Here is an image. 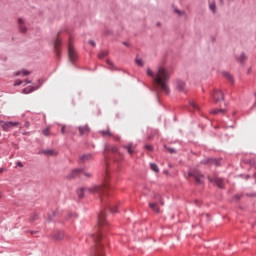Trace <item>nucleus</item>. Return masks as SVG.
I'll return each mask as SVG.
<instances>
[{
	"mask_svg": "<svg viewBox=\"0 0 256 256\" xmlns=\"http://www.w3.org/2000/svg\"><path fill=\"white\" fill-rule=\"evenodd\" d=\"M146 73L148 77H152L153 83L158 87V89H161L164 93H169V86H167V82L169 81L171 74L165 66H158L155 72L151 70V68H147Z\"/></svg>",
	"mask_w": 256,
	"mask_h": 256,
	"instance_id": "1",
	"label": "nucleus"
},
{
	"mask_svg": "<svg viewBox=\"0 0 256 256\" xmlns=\"http://www.w3.org/2000/svg\"><path fill=\"white\" fill-rule=\"evenodd\" d=\"M105 212H101L98 217V227L94 229L92 234V239L96 246L91 254V256H103V236L101 235V227L105 225Z\"/></svg>",
	"mask_w": 256,
	"mask_h": 256,
	"instance_id": "2",
	"label": "nucleus"
},
{
	"mask_svg": "<svg viewBox=\"0 0 256 256\" xmlns=\"http://www.w3.org/2000/svg\"><path fill=\"white\" fill-rule=\"evenodd\" d=\"M108 186L107 183H104L103 185L100 186H92L88 188H80L77 190V195L79 199H83V197H87V195H103L105 191H107Z\"/></svg>",
	"mask_w": 256,
	"mask_h": 256,
	"instance_id": "3",
	"label": "nucleus"
},
{
	"mask_svg": "<svg viewBox=\"0 0 256 256\" xmlns=\"http://www.w3.org/2000/svg\"><path fill=\"white\" fill-rule=\"evenodd\" d=\"M189 177H193L198 185H201V183H203V181L205 180V176H203L202 173L198 170L190 171Z\"/></svg>",
	"mask_w": 256,
	"mask_h": 256,
	"instance_id": "4",
	"label": "nucleus"
},
{
	"mask_svg": "<svg viewBox=\"0 0 256 256\" xmlns=\"http://www.w3.org/2000/svg\"><path fill=\"white\" fill-rule=\"evenodd\" d=\"M68 57L71 63H75V61H77V52L75 51V48H73V44L71 43V40H69V43H68Z\"/></svg>",
	"mask_w": 256,
	"mask_h": 256,
	"instance_id": "5",
	"label": "nucleus"
},
{
	"mask_svg": "<svg viewBox=\"0 0 256 256\" xmlns=\"http://www.w3.org/2000/svg\"><path fill=\"white\" fill-rule=\"evenodd\" d=\"M208 180L210 181V183H215L217 187H219V189H223V179L219 178L217 175L208 176Z\"/></svg>",
	"mask_w": 256,
	"mask_h": 256,
	"instance_id": "6",
	"label": "nucleus"
},
{
	"mask_svg": "<svg viewBox=\"0 0 256 256\" xmlns=\"http://www.w3.org/2000/svg\"><path fill=\"white\" fill-rule=\"evenodd\" d=\"M0 125L4 129V131H7V130L13 128V127H19V123L18 122H4V121H0Z\"/></svg>",
	"mask_w": 256,
	"mask_h": 256,
	"instance_id": "7",
	"label": "nucleus"
},
{
	"mask_svg": "<svg viewBox=\"0 0 256 256\" xmlns=\"http://www.w3.org/2000/svg\"><path fill=\"white\" fill-rule=\"evenodd\" d=\"M123 149L129 153V155H133L135 153V149H137V146L133 143L124 144Z\"/></svg>",
	"mask_w": 256,
	"mask_h": 256,
	"instance_id": "8",
	"label": "nucleus"
},
{
	"mask_svg": "<svg viewBox=\"0 0 256 256\" xmlns=\"http://www.w3.org/2000/svg\"><path fill=\"white\" fill-rule=\"evenodd\" d=\"M212 99L214 102L219 103V101H223V92L216 90L212 93Z\"/></svg>",
	"mask_w": 256,
	"mask_h": 256,
	"instance_id": "9",
	"label": "nucleus"
},
{
	"mask_svg": "<svg viewBox=\"0 0 256 256\" xmlns=\"http://www.w3.org/2000/svg\"><path fill=\"white\" fill-rule=\"evenodd\" d=\"M54 51L57 55V57H60L61 55V39L56 38L55 42H54Z\"/></svg>",
	"mask_w": 256,
	"mask_h": 256,
	"instance_id": "10",
	"label": "nucleus"
},
{
	"mask_svg": "<svg viewBox=\"0 0 256 256\" xmlns=\"http://www.w3.org/2000/svg\"><path fill=\"white\" fill-rule=\"evenodd\" d=\"M18 29L20 33H27V26H25V20L18 18Z\"/></svg>",
	"mask_w": 256,
	"mask_h": 256,
	"instance_id": "11",
	"label": "nucleus"
},
{
	"mask_svg": "<svg viewBox=\"0 0 256 256\" xmlns=\"http://www.w3.org/2000/svg\"><path fill=\"white\" fill-rule=\"evenodd\" d=\"M100 134L102 135V137H114L116 141H119L121 139V137L113 135L110 130H102L100 131Z\"/></svg>",
	"mask_w": 256,
	"mask_h": 256,
	"instance_id": "12",
	"label": "nucleus"
},
{
	"mask_svg": "<svg viewBox=\"0 0 256 256\" xmlns=\"http://www.w3.org/2000/svg\"><path fill=\"white\" fill-rule=\"evenodd\" d=\"M81 173H83V175H85V177H91V173L84 172L81 169L73 170L72 171V177H77V175H81Z\"/></svg>",
	"mask_w": 256,
	"mask_h": 256,
	"instance_id": "13",
	"label": "nucleus"
},
{
	"mask_svg": "<svg viewBox=\"0 0 256 256\" xmlns=\"http://www.w3.org/2000/svg\"><path fill=\"white\" fill-rule=\"evenodd\" d=\"M93 159V155L91 154H84L80 156V163H87V161H91Z\"/></svg>",
	"mask_w": 256,
	"mask_h": 256,
	"instance_id": "14",
	"label": "nucleus"
},
{
	"mask_svg": "<svg viewBox=\"0 0 256 256\" xmlns=\"http://www.w3.org/2000/svg\"><path fill=\"white\" fill-rule=\"evenodd\" d=\"M78 130H79L80 135H87V133H89V131H90L89 126H87V125L80 126L78 128Z\"/></svg>",
	"mask_w": 256,
	"mask_h": 256,
	"instance_id": "15",
	"label": "nucleus"
},
{
	"mask_svg": "<svg viewBox=\"0 0 256 256\" xmlns=\"http://www.w3.org/2000/svg\"><path fill=\"white\" fill-rule=\"evenodd\" d=\"M55 241H63V237H65V234L63 232H56L53 235Z\"/></svg>",
	"mask_w": 256,
	"mask_h": 256,
	"instance_id": "16",
	"label": "nucleus"
},
{
	"mask_svg": "<svg viewBox=\"0 0 256 256\" xmlns=\"http://www.w3.org/2000/svg\"><path fill=\"white\" fill-rule=\"evenodd\" d=\"M176 87L178 91H185V82L178 80L176 82Z\"/></svg>",
	"mask_w": 256,
	"mask_h": 256,
	"instance_id": "17",
	"label": "nucleus"
},
{
	"mask_svg": "<svg viewBox=\"0 0 256 256\" xmlns=\"http://www.w3.org/2000/svg\"><path fill=\"white\" fill-rule=\"evenodd\" d=\"M19 75H22L23 77H27V75H31V72H29V70H21L15 73L16 77H19Z\"/></svg>",
	"mask_w": 256,
	"mask_h": 256,
	"instance_id": "18",
	"label": "nucleus"
},
{
	"mask_svg": "<svg viewBox=\"0 0 256 256\" xmlns=\"http://www.w3.org/2000/svg\"><path fill=\"white\" fill-rule=\"evenodd\" d=\"M226 112H227L226 109H214V110L211 111V113L213 115H219V114L225 115Z\"/></svg>",
	"mask_w": 256,
	"mask_h": 256,
	"instance_id": "19",
	"label": "nucleus"
},
{
	"mask_svg": "<svg viewBox=\"0 0 256 256\" xmlns=\"http://www.w3.org/2000/svg\"><path fill=\"white\" fill-rule=\"evenodd\" d=\"M106 151H111L112 153H119V149L113 145H107Z\"/></svg>",
	"mask_w": 256,
	"mask_h": 256,
	"instance_id": "20",
	"label": "nucleus"
},
{
	"mask_svg": "<svg viewBox=\"0 0 256 256\" xmlns=\"http://www.w3.org/2000/svg\"><path fill=\"white\" fill-rule=\"evenodd\" d=\"M44 155H48V156H51V155H54V157H57V155H58V152H57V150H45L44 152Z\"/></svg>",
	"mask_w": 256,
	"mask_h": 256,
	"instance_id": "21",
	"label": "nucleus"
},
{
	"mask_svg": "<svg viewBox=\"0 0 256 256\" xmlns=\"http://www.w3.org/2000/svg\"><path fill=\"white\" fill-rule=\"evenodd\" d=\"M149 207L154 211V213H159V206H157V203H150Z\"/></svg>",
	"mask_w": 256,
	"mask_h": 256,
	"instance_id": "22",
	"label": "nucleus"
},
{
	"mask_svg": "<svg viewBox=\"0 0 256 256\" xmlns=\"http://www.w3.org/2000/svg\"><path fill=\"white\" fill-rule=\"evenodd\" d=\"M209 9L210 11H212V13H217V5L215 4V2L209 3Z\"/></svg>",
	"mask_w": 256,
	"mask_h": 256,
	"instance_id": "23",
	"label": "nucleus"
},
{
	"mask_svg": "<svg viewBox=\"0 0 256 256\" xmlns=\"http://www.w3.org/2000/svg\"><path fill=\"white\" fill-rule=\"evenodd\" d=\"M109 55V51L103 50L98 54L99 59H104V57H107Z\"/></svg>",
	"mask_w": 256,
	"mask_h": 256,
	"instance_id": "24",
	"label": "nucleus"
},
{
	"mask_svg": "<svg viewBox=\"0 0 256 256\" xmlns=\"http://www.w3.org/2000/svg\"><path fill=\"white\" fill-rule=\"evenodd\" d=\"M150 169H152L154 173H159V166H157L155 163L150 164Z\"/></svg>",
	"mask_w": 256,
	"mask_h": 256,
	"instance_id": "25",
	"label": "nucleus"
},
{
	"mask_svg": "<svg viewBox=\"0 0 256 256\" xmlns=\"http://www.w3.org/2000/svg\"><path fill=\"white\" fill-rule=\"evenodd\" d=\"M135 62H136V65H138V67H143L144 65L143 59L141 58H136Z\"/></svg>",
	"mask_w": 256,
	"mask_h": 256,
	"instance_id": "26",
	"label": "nucleus"
},
{
	"mask_svg": "<svg viewBox=\"0 0 256 256\" xmlns=\"http://www.w3.org/2000/svg\"><path fill=\"white\" fill-rule=\"evenodd\" d=\"M190 105L192 106V109H196L197 111H199V104H197V102L192 101L190 102Z\"/></svg>",
	"mask_w": 256,
	"mask_h": 256,
	"instance_id": "27",
	"label": "nucleus"
},
{
	"mask_svg": "<svg viewBox=\"0 0 256 256\" xmlns=\"http://www.w3.org/2000/svg\"><path fill=\"white\" fill-rule=\"evenodd\" d=\"M224 77H226V79H228V81H231V83H233V76H231V74L225 72Z\"/></svg>",
	"mask_w": 256,
	"mask_h": 256,
	"instance_id": "28",
	"label": "nucleus"
},
{
	"mask_svg": "<svg viewBox=\"0 0 256 256\" xmlns=\"http://www.w3.org/2000/svg\"><path fill=\"white\" fill-rule=\"evenodd\" d=\"M31 91H33V88H24V89L22 90V92H23L25 95H27L28 93H31Z\"/></svg>",
	"mask_w": 256,
	"mask_h": 256,
	"instance_id": "29",
	"label": "nucleus"
},
{
	"mask_svg": "<svg viewBox=\"0 0 256 256\" xmlns=\"http://www.w3.org/2000/svg\"><path fill=\"white\" fill-rule=\"evenodd\" d=\"M42 134L45 135V137H48V135H49V128H46V129L42 130Z\"/></svg>",
	"mask_w": 256,
	"mask_h": 256,
	"instance_id": "30",
	"label": "nucleus"
},
{
	"mask_svg": "<svg viewBox=\"0 0 256 256\" xmlns=\"http://www.w3.org/2000/svg\"><path fill=\"white\" fill-rule=\"evenodd\" d=\"M19 85H23V81H21V80H16V81L14 82V86L17 87V86H19Z\"/></svg>",
	"mask_w": 256,
	"mask_h": 256,
	"instance_id": "31",
	"label": "nucleus"
},
{
	"mask_svg": "<svg viewBox=\"0 0 256 256\" xmlns=\"http://www.w3.org/2000/svg\"><path fill=\"white\" fill-rule=\"evenodd\" d=\"M109 207V209H110V211L112 212V213H117V209L116 208H113V207H111V206H108Z\"/></svg>",
	"mask_w": 256,
	"mask_h": 256,
	"instance_id": "32",
	"label": "nucleus"
},
{
	"mask_svg": "<svg viewBox=\"0 0 256 256\" xmlns=\"http://www.w3.org/2000/svg\"><path fill=\"white\" fill-rule=\"evenodd\" d=\"M65 129H66L65 125H62V128H61L62 135H65Z\"/></svg>",
	"mask_w": 256,
	"mask_h": 256,
	"instance_id": "33",
	"label": "nucleus"
},
{
	"mask_svg": "<svg viewBox=\"0 0 256 256\" xmlns=\"http://www.w3.org/2000/svg\"><path fill=\"white\" fill-rule=\"evenodd\" d=\"M167 149V151H169V153H175V149H173V148H166Z\"/></svg>",
	"mask_w": 256,
	"mask_h": 256,
	"instance_id": "34",
	"label": "nucleus"
},
{
	"mask_svg": "<svg viewBox=\"0 0 256 256\" xmlns=\"http://www.w3.org/2000/svg\"><path fill=\"white\" fill-rule=\"evenodd\" d=\"M35 219H37V215H34V216L30 217V221H32V222L35 221Z\"/></svg>",
	"mask_w": 256,
	"mask_h": 256,
	"instance_id": "35",
	"label": "nucleus"
},
{
	"mask_svg": "<svg viewBox=\"0 0 256 256\" xmlns=\"http://www.w3.org/2000/svg\"><path fill=\"white\" fill-rule=\"evenodd\" d=\"M89 43H90V45H92V47H95V41L89 40Z\"/></svg>",
	"mask_w": 256,
	"mask_h": 256,
	"instance_id": "36",
	"label": "nucleus"
},
{
	"mask_svg": "<svg viewBox=\"0 0 256 256\" xmlns=\"http://www.w3.org/2000/svg\"><path fill=\"white\" fill-rule=\"evenodd\" d=\"M239 59L240 61H243L245 59V54H241Z\"/></svg>",
	"mask_w": 256,
	"mask_h": 256,
	"instance_id": "37",
	"label": "nucleus"
},
{
	"mask_svg": "<svg viewBox=\"0 0 256 256\" xmlns=\"http://www.w3.org/2000/svg\"><path fill=\"white\" fill-rule=\"evenodd\" d=\"M146 149H148V151H153V147L146 145Z\"/></svg>",
	"mask_w": 256,
	"mask_h": 256,
	"instance_id": "38",
	"label": "nucleus"
},
{
	"mask_svg": "<svg viewBox=\"0 0 256 256\" xmlns=\"http://www.w3.org/2000/svg\"><path fill=\"white\" fill-rule=\"evenodd\" d=\"M17 167H23V163H21V162H17Z\"/></svg>",
	"mask_w": 256,
	"mask_h": 256,
	"instance_id": "39",
	"label": "nucleus"
},
{
	"mask_svg": "<svg viewBox=\"0 0 256 256\" xmlns=\"http://www.w3.org/2000/svg\"><path fill=\"white\" fill-rule=\"evenodd\" d=\"M212 163H213L214 165H219V162H218L217 160H213Z\"/></svg>",
	"mask_w": 256,
	"mask_h": 256,
	"instance_id": "40",
	"label": "nucleus"
},
{
	"mask_svg": "<svg viewBox=\"0 0 256 256\" xmlns=\"http://www.w3.org/2000/svg\"><path fill=\"white\" fill-rule=\"evenodd\" d=\"M105 35H111V31H106Z\"/></svg>",
	"mask_w": 256,
	"mask_h": 256,
	"instance_id": "41",
	"label": "nucleus"
},
{
	"mask_svg": "<svg viewBox=\"0 0 256 256\" xmlns=\"http://www.w3.org/2000/svg\"><path fill=\"white\" fill-rule=\"evenodd\" d=\"M26 83H27V84L31 83V80H26Z\"/></svg>",
	"mask_w": 256,
	"mask_h": 256,
	"instance_id": "42",
	"label": "nucleus"
},
{
	"mask_svg": "<svg viewBox=\"0 0 256 256\" xmlns=\"http://www.w3.org/2000/svg\"><path fill=\"white\" fill-rule=\"evenodd\" d=\"M108 65H112V63L110 61H107Z\"/></svg>",
	"mask_w": 256,
	"mask_h": 256,
	"instance_id": "43",
	"label": "nucleus"
},
{
	"mask_svg": "<svg viewBox=\"0 0 256 256\" xmlns=\"http://www.w3.org/2000/svg\"><path fill=\"white\" fill-rule=\"evenodd\" d=\"M26 127H29V123L28 122H26Z\"/></svg>",
	"mask_w": 256,
	"mask_h": 256,
	"instance_id": "44",
	"label": "nucleus"
},
{
	"mask_svg": "<svg viewBox=\"0 0 256 256\" xmlns=\"http://www.w3.org/2000/svg\"><path fill=\"white\" fill-rule=\"evenodd\" d=\"M177 13H179V15H181V12H180V11H177Z\"/></svg>",
	"mask_w": 256,
	"mask_h": 256,
	"instance_id": "45",
	"label": "nucleus"
},
{
	"mask_svg": "<svg viewBox=\"0 0 256 256\" xmlns=\"http://www.w3.org/2000/svg\"><path fill=\"white\" fill-rule=\"evenodd\" d=\"M2 195L0 194V199H1Z\"/></svg>",
	"mask_w": 256,
	"mask_h": 256,
	"instance_id": "46",
	"label": "nucleus"
}]
</instances>
